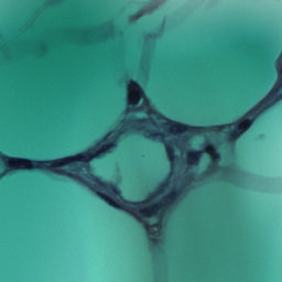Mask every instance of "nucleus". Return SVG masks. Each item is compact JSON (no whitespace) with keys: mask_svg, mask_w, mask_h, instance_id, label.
Listing matches in <instances>:
<instances>
[{"mask_svg":"<svg viewBox=\"0 0 282 282\" xmlns=\"http://www.w3.org/2000/svg\"><path fill=\"white\" fill-rule=\"evenodd\" d=\"M83 182H85L91 191H96L97 195L107 202L109 206L126 210V213H130V215H133L137 219L155 217L160 212V207L158 205H151V200L143 203H130L124 200L120 195L118 186L111 183H105L94 175L87 176V180H83Z\"/></svg>","mask_w":282,"mask_h":282,"instance_id":"f257e3e1","label":"nucleus"},{"mask_svg":"<svg viewBox=\"0 0 282 282\" xmlns=\"http://www.w3.org/2000/svg\"><path fill=\"white\" fill-rule=\"evenodd\" d=\"M98 154H91L86 152L84 154H77L75 156H68L64 159H57L53 161H30L26 159H14L10 156H3V162L8 169L11 171H17L19 169H63V166H69V164H76V162H89L94 160Z\"/></svg>","mask_w":282,"mask_h":282,"instance_id":"f03ea898","label":"nucleus"},{"mask_svg":"<svg viewBox=\"0 0 282 282\" xmlns=\"http://www.w3.org/2000/svg\"><path fill=\"white\" fill-rule=\"evenodd\" d=\"M138 102H142L141 111H144L148 113V116H151V113H155L153 108L151 107V101L147 98L144 95V91H142V88H140V85H138L134 82H130L128 84V105H138Z\"/></svg>","mask_w":282,"mask_h":282,"instance_id":"7ed1b4c3","label":"nucleus"},{"mask_svg":"<svg viewBox=\"0 0 282 282\" xmlns=\"http://www.w3.org/2000/svg\"><path fill=\"white\" fill-rule=\"evenodd\" d=\"M253 119H250L248 117L240 119L236 123L230 126V129H234L230 132L231 138H239L243 131H247L249 127L252 126Z\"/></svg>","mask_w":282,"mask_h":282,"instance_id":"20e7f679","label":"nucleus"},{"mask_svg":"<svg viewBox=\"0 0 282 282\" xmlns=\"http://www.w3.org/2000/svg\"><path fill=\"white\" fill-rule=\"evenodd\" d=\"M278 73H279V82H278V88L272 90L264 102H276V100H281V95H279V91H281L282 87V55L278 59Z\"/></svg>","mask_w":282,"mask_h":282,"instance_id":"39448f33","label":"nucleus"},{"mask_svg":"<svg viewBox=\"0 0 282 282\" xmlns=\"http://www.w3.org/2000/svg\"><path fill=\"white\" fill-rule=\"evenodd\" d=\"M164 128L165 129H169V132L170 133H188L191 131H193V128L192 127H188L186 124H182V123H178V122H174V121H166L164 123Z\"/></svg>","mask_w":282,"mask_h":282,"instance_id":"423d86ee","label":"nucleus"},{"mask_svg":"<svg viewBox=\"0 0 282 282\" xmlns=\"http://www.w3.org/2000/svg\"><path fill=\"white\" fill-rule=\"evenodd\" d=\"M199 158H202V152L192 151L188 153V160L191 164H195V162H198Z\"/></svg>","mask_w":282,"mask_h":282,"instance_id":"0eeeda50","label":"nucleus"},{"mask_svg":"<svg viewBox=\"0 0 282 282\" xmlns=\"http://www.w3.org/2000/svg\"><path fill=\"white\" fill-rule=\"evenodd\" d=\"M78 173H80V170H73L72 172H64V175H68V177H73V180H80Z\"/></svg>","mask_w":282,"mask_h":282,"instance_id":"6e6552de","label":"nucleus"},{"mask_svg":"<svg viewBox=\"0 0 282 282\" xmlns=\"http://www.w3.org/2000/svg\"><path fill=\"white\" fill-rule=\"evenodd\" d=\"M112 147H116V143H109V144L102 145L101 151L104 153H107V151H109V149H111Z\"/></svg>","mask_w":282,"mask_h":282,"instance_id":"1a4fd4ad","label":"nucleus"},{"mask_svg":"<svg viewBox=\"0 0 282 282\" xmlns=\"http://www.w3.org/2000/svg\"><path fill=\"white\" fill-rule=\"evenodd\" d=\"M166 150H167V153H169V155L171 158V148L166 147Z\"/></svg>","mask_w":282,"mask_h":282,"instance_id":"9d476101","label":"nucleus"},{"mask_svg":"<svg viewBox=\"0 0 282 282\" xmlns=\"http://www.w3.org/2000/svg\"><path fill=\"white\" fill-rule=\"evenodd\" d=\"M155 228H158V230H160V223H158V224L155 225Z\"/></svg>","mask_w":282,"mask_h":282,"instance_id":"9b49d317","label":"nucleus"},{"mask_svg":"<svg viewBox=\"0 0 282 282\" xmlns=\"http://www.w3.org/2000/svg\"><path fill=\"white\" fill-rule=\"evenodd\" d=\"M154 118H160V116L158 113H154Z\"/></svg>","mask_w":282,"mask_h":282,"instance_id":"f8f14e48","label":"nucleus"},{"mask_svg":"<svg viewBox=\"0 0 282 282\" xmlns=\"http://www.w3.org/2000/svg\"><path fill=\"white\" fill-rule=\"evenodd\" d=\"M110 137H111V134H108V135L106 137V140H109Z\"/></svg>","mask_w":282,"mask_h":282,"instance_id":"ddd939ff","label":"nucleus"},{"mask_svg":"<svg viewBox=\"0 0 282 282\" xmlns=\"http://www.w3.org/2000/svg\"><path fill=\"white\" fill-rule=\"evenodd\" d=\"M154 124H159V122H158V121H154Z\"/></svg>","mask_w":282,"mask_h":282,"instance_id":"4468645a","label":"nucleus"},{"mask_svg":"<svg viewBox=\"0 0 282 282\" xmlns=\"http://www.w3.org/2000/svg\"><path fill=\"white\" fill-rule=\"evenodd\" d=\"M113 142H116V139H113Z\"/></svg>","mask_w":282,"mask_h":282,"instance_id":"2eb2a0df","label":"nucleus"}]
</instances>
